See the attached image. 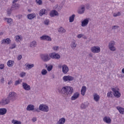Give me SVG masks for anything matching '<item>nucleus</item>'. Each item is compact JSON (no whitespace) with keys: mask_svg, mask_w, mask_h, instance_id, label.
<instances>
[{"mask_svg":"<svg viewBox=\"0 0 124 124\" xmlns=\"http://www.w3.org/2000/svg\"><path fill=\"white\" fill-rule=\"evenodd\" d=\"M74 89L71 86H66L61 89V93L65 98H69L73 94Z\"/></svg>","mask_w":124,"mask_h":124,"instance_id":"1","label":"nucleus"},{"mask_svg":"<svg viewBox=\"0 0 124 124\" xmlns=\"http://www.w3.org/2000/svg\"><path fill=\"white\" fill-rule=\"evenodd\" d=\"M16 93L15 92H10L7 97L10 101H15L16 100Z\"/></svg>","mask_w":124,"mask_h":124,"instance_id":"2","label":"nucleus"},{"mask_svg":"<svg viewBox=\"0 0 124 124\" xmlns=\"http://www.w3.org/2000/svg\"><path fill=\"white\" fill-rule=\"evenodd\" d=\"M26 109L27 110V111H33V112H38V113H39V112H40V110L38 109V108H35L34 106L32 104L28 105Z\"/></svg>","mask_w":124,"mask_h":124,"instance_id":"3","label":"nucleus"},{"mask_svg":"<svg viewBox=\"0 0 124 124\" xmlns=\"http://www.w3.org/2000/svg\"><path fill=\"white\" fill-rule=\"evenodd\" d=\"M108 49L110 51H112V52H115L116 51V47H115V41H111L108 43Z\"/></svg>","mask_w":124,"mask_h":124,"instance_id":"4","label":"nucleus"},{"mask_svg":"<svg viewBox=\"0 0 124 124\" xmlns=\"http://www.w3.org/2000/svg\"><path fill=\"white\" fill-rule=\"evenodd\" d=\"M38 110L39 111H43V112H48L49 111V107L44 104H41L39 106Z\"/></svg>","mask_w":124,"mask_h":124,"instance_id":"5","label":"nucleus"},{"mask_svg":"<svg viewBox=\"0 0 124 124\" xmlns=\"http://www.w3.org/2000/svg\"><path fill=\"white\" fill-rule=\"evenodd\" d=\"M49 57L51 59H54L55 60H60L61 59V55L55 52L50 53Z\"/></svg>","mask_w":124,"mask_h":124,"instance_id":"6","label":"nucleus"},{"mask_svg":"<svg viewBox=\"0 0 124 124\" xmlns=\"http://www.w3.org/2000/svg\"><path fill=\"white\" fill-rule=\"evenodd\" d=\"M41 59L43 62H46L50 61L51 57H50V55H48V54H44L41 55Z\"/></svg>","mask_w":124,"mask_h":124,"instance_id":"7","label":"nucleus"},{"mask_svg":"<svg viewBox=\"0 0 124 124\" xmlns=\"http://www.w3.org/2000/svg\"><path fill=\"white\" fill-rule=\"evenodd\" d=\"M91 52H92V53H93L94 54L100 53V47L98 46H93L91 48Z\"/></svg>","mask_w":124,"mask_h":124,"instance_id":"8","label":"nucleus"},{"mask_svg":"<svg viewBox=\"0 0 124 124\" xmlns=\"http://www.w3.org/2000/svg\"><path fill=\"white\" fill-rule=\"evenodd\" d=\"M85 11H86V6L85 5H81L78 7L77 12L78 14H84Z\"/></svg>","mask_w":124,"mask_h":124,"instance_id":"9","label":"nucleus"},{"mask_svg":"<svg viewBox=\"0 0 124 124\" xmlns=\"http://www.w3.org/2000/svg\"><path fill=\"white\" fill-rule=\"evenodd\" d=\"M62 79L64 82H71L74 80V77L71 76H65Z\"/></svg>","mask_w":124,"mask_h":124,"instance_id":"10","label":"nucleus"},{"mask_svg":"<svg viewBox=\"0 0 124 124\" xmlns=\"http://www.w3.org/2000/svg\"><path fill=\"white\" fill-rule=\"evenodd\" d=\"M111 90L113 92V94L115 97L117 98H119V97H121V93L119 92L118 90L116 88H112Z\"/></svg>","mask_w":124,"mask_h":124,"instance_id":"11","label":"nucleus"},{"mask_svg":"<svg viewBox=\"0 0 124 124\" xmlns=\"http://www.w3.org/2000/svg\"><path fill=\"white\" fill-rule=\"evenodd\" d=\"M1 105H6L9 104V103H10V101L9 100L8 97H7L6 98H3L1 100Z\"/></svg>","mask_w":124,"mask_h":124,"instance_id":"12","label":"nucleus"},{"mask_svg":"<svg viewBox=\"0 0 124 124\" xmlns=\"http://www.w3.org/2000/svg\"><path fill=\"white\" fill-rule=\"evenodd\" d=\"M41 40H46V41H52V38L48 35H43L40 37Z\"/></svg>","mask_w":124,"mask_h":124,"instance_id":"13","label":"nucleus"},{"mask_svg":"<svg viewBox=\"0 0 124 124\" xmlns=\"http://www.w3.org/2000/svg\"><path fill=\"white\" fill-rule=\"evenodd\" d=\"M69 71L68 66L65 64H63L62 66V72L64 74H66Z\"/></svg>","mask_w":124,"mask_h":124,"instance_id":"14","label":"nucleus"},{"mask_svg":"<svg viewBox=\"0 0 124 124\" xmlns=\"http://www.w3.org/2000/svg\"><path fill=\"white\" fill-rule=\"evenodd\" d=\"M22 87L25 91H31V86L29 85L27 83H22Z\"/></svg>","mask_w":124,"mask_h":124,"instance_id":"15","label":"nucleus"},{"mask_svg":"<svg viewBox=\"0 0 124 124\" xmlns=\"http://www.w3.org/2000/svg\"><path fill=\"white\" fill-rule=\"evenodd\" d=\"M48 14V11L45 9H42L40 11L39 13V16H43V15H47Z\"/></svg>","mask_w":124,"mask_h":124,"instance_id":"16","label":"nucleus"},{"mask_svg":"<svg viewBox=\"0 0 124 124\" xmlns=\"http://www.w3.org/2000/svg\"><path fill=\"white\" fill-rule=\"evenodd\" d=\"M80 94L78 92H76L73 94V95L71 96V100H76L78 97H79Z\"/></svg>","mask_w":124,"mask_h":124,"instance_id":"17","label":"nucleus"},{"mask_svg":"<svg viewBox=\"0 0 124 124\" xmlns=\"http://www.w3.org/2000/svg\"><path fill=\"white\" fill-rule=\"evenodd\" d=\"M89 18H86L84 19L82 22H81V26L82 27H86V26H88V24H89Z\"/></svg>","mask_w":124,"mask_h":124,"instance_id":"18","label":"nucleus"},{"mask_svg":"<svg viewBox=\"0 0 124 124\" xmlns=\"http://www.w3.org/2000/svg\"><path fill=\"white\" fill-rule=\"evenodd\" d=\"M11 43V40L9 38L4 39L1 41V44H10Z\"/></svg>","mask_w":124,"mask_h":124,"instance_id":"19","label":"nucleus"},{"mask_svg":"<svg viewBox=\"0 0 124 124\" xmlns=\"http://www.w3.org/2000/svg\"><path fill=\"white\" fill-rule=\"evenodd\" d=\"M4 20L7 22V24L9 26H11L13 24V20L11 18H5Z\"/></svg>","mask_w":124,"mask_h":124,"instance_id":"20","label":"nucleus"},{"mask_svg":"<svg viewBox=\"0 0 124 124\" xmlns=\"http://www.w3.org/2000/svg\"><path fill=\"white\" fill-rule=\"evenodd\" d=\"M50 17H54V16H59V13L57 11L54 10H52L50 13Z\"/></svg>","mask_w":124,"mask_h":124,"instance_id":"21","label":"nucleus"},{"mask_svg":"<svg viewBox=\"0 0 124 124\" xmlns=\"http://www.w3.org/2000/svg\"><path fill=\"white\" fill-rule=\"evenodd\" d=\"M27 17L29 20H32V19H34L36 17V15L35 14H28Z\"/></svg>","mask_w":124,"mask_h":124,"instance_id":"22","label":"nucleus"},{"mask_svg":"<svg viewBox=\"0 0 124 124\" xmlns=\"http://www.w3.org/2000/svg\"><path fill=\"white\" fill-rule=\"evenodd\" d=\"M103 121L106 124H110L111 122V118L109 117L105 116L103 118Z\"/></svg>","mask_w":124,"mask_h":124,"instance_id":"23","label":"nucleus"},{"mask_svg":"<svg viewBox=\"0 0 124 124\" xmlns=\"http://www.w3.org/2000/svg\"><path fill=\"white\" fill-rule=\"evenodd\" d=\"M93 99L95 101L97 102V101H99V99H100V97L99 95L97 94L96 93H94L93 95Z\"/></svg>","mask_w":124,"mask_h":124,"instance_id":"24","label":"nucleus"},{"mask_svg":"<svg viewBox=\"0 0 124 124\" xmlns=\"http://www.w3.org/2000/svg\"><path fill=\"white\" fill-rule=\"evenodd\" d=\"M116 109L118 110L119 112H120L121 115H124V108H122L121 107H117Z\"/></svg>","mask_w":124,"mask_h":124,"instance_id":"25","label":"nucleus"},{"mask_svg":"<svg viewBox=\"0 0 124 124\" xmlns=\"http://www.w3.org/2000/svg\"><path fill=\"white\" fill-rule=\"evenodd\" d=\"M19 5L18 3H14L12 6V10H16V9H19Z\"/></svg>","mask_w":124,"mask_h":124,"instance_id":"26","label":"nucleus"},{"mask_svg":"<svg viewBox=\"0 0 124 124\" xmlns=\"http://www.w3.org/2000/svg\"><path fill=\"white\" fill-rule=\"evenodd\" d=\"M86 90H87V87H86V86H82L81 90L82 95H85Z\"/></svg>","mask_w":124,"mask_h":124,"instance_id":"27","label":"nucleus"},{"mask_svg":"<svg viewBox=\"0 0 124 124\" xmlns=\"http://www.w3.org/2000/svg\"><path fill=\"white\" fill-rule=\"evenodd\" d=\"M74 19H75V15L73 14L69 18V23H72L73 22H74Z\"/></svg>","mask_w":124,"mask_h":124,"instance_id":"28","label":"nucleus"},{"mask_svg":"<svg viewBox=\"0 0 124 124\" xmlns=\"http://www.w3.org/2000/svg\"><path fill=\"white\" fill-rule=\"evenodd\" d=\"M0 111L1 115H5V114H6V112H7V110L6 109V108H0Z\"/></svg>","mask_w":124,"mask_h":124,"instance_id":"29","label":"nucleus"},{"mask_svg":"<svg viewBox=\"0 0 124 124\" xmlns=\"http://www.w3.org/2000/svg\"><path fill=\"white\" fill-rule=\"evenodd\" d=\"M23 39V38L19 35H16L15 36V40L16 42H20L19 40Z\"/></svg>","mask_w":124,"mask_h":124,"instance_id":"30","label":"nucleus"},{"mask_svg":"<svg viewBox=\"0 0 124 124\" xmlns=\"http://www.w3.org/2000/svg\"><path fill=\"white\" fill-rule=\"evenodd\" d=\"M36 42L35 41H33L31 43L30 47L32 48H34V47H36Z\"/></svg>","mask_w":124,"mask_h":124,"instance_id":"31","label":"nucleus"},{"mask_svg":"<svg viewBox=\"0 0 124 124\" xmlns=\"http://www.w3.org/2000/svg\"><path fill=\"white\" fill-rule=\"evenodd\" d=\"M58 31L60 33H64L66 31H65V29H64L63 28L61 27L58 29Z\"/></svg>","mask_w":124,"mask_h":124,"instance_id":"32","label":"nucleus"},{"mask_svg":"<svg viewBox=\"0 0 124 124\" xmlns=\"http://www.w3.org/2000/svg\"><path fill=\"white\" fill-rule=\"evenodd\" d=\"M14 63V62L11 60H9L7 62V65L9 67H11L13 65V64Z\"/></svg>","mask_w":124,"mask_h":124,"instance_id":"33","label":"nucleus"},{"mask_svg":"<svg viewBox=\"0 0 124 124\" xmlns=\"http://www.w3.org/2000/svg\"><path fill=\"white\" fill-rule=\"evenodd\" d=\"M35 2L37 5H42L43 4L42 0H35Z\"/></svg>","mask_w":124,"mask_h":124,"instance_id":"34","label":"nucleus"},{"mask_svg":"<svg viewBox=\"0 0 124 124\" xmlns=\"http://www.w3.org/2000/svg\"><path fill=\"white\" fill-rule=\"evenodd\" d=\"M88 105L82 103L81 105L80 108L81 109H86V108H88Z\"/></svg>","mask_w":124,"mask_h":124,"instance_id":"35","label":"nucleus"},{"mask_svg":"<svg viewBox=\"0 0 124 124\" xmlns=\"http://www.w3.org/2000/svg\"><path fill=\"white\" fill-rule=\"evenodd\" d=\"M77 46V44L75 42V41L72 42L71 47V48H76V46Z\"/></svg>","mask_w":124,"mask_h":124,"instance_id":"36","label":"nucleus"},{"mask_svg":"<svg viewBox=\"0 0 124 124\" xmlns=\"http://www.w3.org/2000/svg\"><path fill=\"white\" fill-rule=\"evenodd\" d=\"M12 124H22V123L21 122V121L15 120H13L12 121Z\"/></svg>","mask_w":124,"mask_h":124,"instance_id":"37","label":"nucleus"},{"mask_svg":"<svg viewBox=\"0 0 124 124\" xmlns=\"http://www.w3.org/2000/svg\"><path fill=\"white\" fill-rule=\"evenodd\" d=\"M122 13L120 12H118V13H113V17H118V16H121Z\"/></svg>","mask_w":124,"mask_h":124,"instance_id":"38","label":"nucleus"},{"mask_svg":"<svg viewBox=\"0 0 124 124\" xmlns=\"http://www.w3.org/2000/svg\"><path fill=\"white\" fill-rule=\"evenodd\" d=\"M47 73H48V72L45 69H43L41 71L42 75H43V76L46 75V74H47Z\"/></svg>","mask_w":124,"mask_h":124,"instance_id":"39","label":"nucleus"},{"mask_svg":"<svg viewBox=\"0 0 124 124\" xmlns=\"http://www.w3.org/2000/svg\"><path fill=\"white\" fill-rule=\"evenodd\" d=\"M33 66H34V64H27L26 65V67H28V69H31V68H32V67H33Z\"/></svg>","mask_w":124,"mask_h":124,"instance_id":"40","label":"nucleus"},{"mask_svg":"<svg viewBox=\"0 0 124 124\" xmlns=\"http://www.w3.org/2000/svg\"><path fill=\"white\" fill-rule=\"evenodd\" d=\"M108 97H113V93L112 92H109L107 93Z\"/></svg>","mask_w":124,"mask_h":124,"instance_id":"41","label":"nucleus"},{"mask_svg":"<svg viewBox=\"0 0 124 124\" xmlns=\"http://www.w3.org/2000/svg\"><path fill=\"white\" fill-rule=\"evenodd\" d=\"M49 23H50V21L49 20V19H46L44 21V24L46 26H48V25H49Z\"/></svg>","mask_w":124,"mask_h":124,"instance_id":"42","label":"nucleus"},{"mask_svg":"<svg viewBox=\"0 0 124 124\" xmlns=\"http://www.w3.org/2000/svg\"><path fill=\"white\" fill-rule=\"evenodd\" d=\"M47 70H48V71H51V70H52V69H53V65H50L48 66L47 67Z\"/></svg>","mask_w":124,"mask_h":124,"instance_id":"43","label":"nucleus"},{"mask_svg":"<svg viewBox=\"0 0 124 124\" xmlns=\"http://www.w3.org/2000/svg\"><path fill=\"white\" fill-rule=\"evenodd\" d=\"M15 48H16V44L14 43L11 45V47H10V49H15Z\"/></svg>","mask_w":124,"mask_h":124,"instance_id":"44","label":"nucleus"},{"mask_svg":"<svg viewBox=\"0 0 124 124\" xmlns=\"http://www.w3.org/2000/svg\"><path fill=\"white\" fill-rule=\"evenodd\" d=\"M12 8H11V9H9L7 10V14L8 15H10V14H11V12H12Z\"/></svg>","mask_w":124,"mask_h":124,"instance_id":"45","label":"nucleus"},{"mask_svg":"<svg viewBox=\"0 0 124 124\" xmlns=\"http://www.w3.org/2000/svg\"><path fill=\"white\" fill-rule=\"evenodd\" d=\"M119 28H120V26L114 25L112 26V30H117V29H119Z\"/></svg>","mask_w":124,"mask_h":124,"instance_id":"46","label":"nucleus"},{"mask_svg":"<svg viewBox=\"0 0 124 124\" xmlns=\"http://www.w3.org/2000/svg\"><path fill=\"white\" fill-rule=\"evenodd\" d=\"M26 76V73L25 72H22L21 74H20V77H25V76Z\"/></svg>","mask_w":124,"mask_h":124,"instance_id":"47","label":"nucleus"},{"mask_svg":"<svg viewBox=\"0 0 124 124\" xmlns=\"http://www.w3.org/2000/svg\"><path fill=\"white\" fill-rule=\"evenodd\" d=\"M54 51H58L59 50V46H56L53 47Z\"/></svg>","mask_w":124,"mask_h":124,"instance_id":"48","label":"nucleus"},{"mask_svg":"<svg viewBox=\"0 0 124 124\" xmlns=\"http://www.w3.org/2000/svg\"><path fill=\"white\" fill-rule=\"evenodd\" d=\"M3 68H4V64H1L0 65V69L2 70V69H3Z\"/></svg>","mask_w":124,"mask_h":124,"instance_id":"49","label":"nucleus"},{"mask_svg":"<svg viewBox=\"0 0 124 124\" xmlns=\"http://www.w3.org/2000/svg\"><path fill=\"white\" fill-rule=\"evenodd\" d=\"M19 84H20V81L19 80L16 81L15 83V86H17V85H19Z\"/></svg>","mask_w":124,"mask_h":124,"instance_id":"50","label":"nucleus"},{"mask_svg":"<svg viewBox=\"0 0 124 124\" xmlns=\"http://www.w3.org/2000/svg\"><path fill=\"white\" fill-rule=\"evenodd\" d=\"M83 34H79L78 35H77L78 38H81V37H83Z\"/></svg>","mask_w":124,"mask_h":124,"instance_id":"51","label":"nucleus"},{"mask_svg":"<svg viewBox=\"0 0 124 124\" xmlns=\"http://www.w3.org/2000/svg\"><path fill=\"white\" fill-rule=\"evenodd\" d=\"M21 59H22V55H18L17 57V60L18 61H20Z\"/></svg>","mask_w":124,"mask_h":124,"instance_id":"52","label":"nucleus"},{"mask_svg":"<svg viewBox=\"0 0 124 124\" xmlns=\"http://www.w3.org/2000/svg\"><path fill=\"white\" fill-rule=\"evenodd\" d=\"M0 82L2 83H4V78H2L0 79Z\"/></svg>","mask_w":124,"mask_h":124,"instance_id":"53","label":"nucleus"},{"mask_svg":"<svg viewBox=\"0 0 124 124\" xmlns=\"http://www.w3.org/2000/svg\"><path fill=\"white\" fill-rule=\"evenodd\" d=\"M36 120H37L36 117H33L32 118V122H33V123H34V122H36Z\"/></svg>","mask_w":124,"mask_h":124,"instance_id":"54","label":"nucleus"},{"mask_svg":"<svg viewBox=\"0 0 124 124\" xmlns=\"http://www.w3.org/2000/svg\"><path fill=\"white\" fill-rule=\"evenodd\" d=\"M12 83H13V81L10 80V81H9V82L8 83V85H11V84H12Z\"/></svg>","mask_w":124,"mask_h":124,"instance_id":"55","label":"nucleus"},{"mask_svg":"<svg viewBox=\"0 0 124 124\" xmlns=\"http://www.w3.org/2000/svg\"><path fill=\"white\" fill-rule=\"evenodd\" d=\"M62 64L58 65L59 68H62Z\"/></svg>","mask_w":124,"mask_h":124,"instance_id":"56","label":"nucleus"},{"mask_svg":"<svg viewBox=\"0 0 124 124\" xmlns=\"http://www.w3.org/2000/svg\"><path fill=\"white\" fill-rule=\"evenodd\" d=\"M18 1V0H14L13 1V3H15L16 2H17Z\"/></svg>","mask_w":124,"mask_h":124,"instance_id":"57","label":"nucleus"},{"mask_svg":"<svg viewBox=\"0 0 124 124\" xmlns=\"http://www.w3.org/2000/svg\"><path fill=\"white\" fill-rule=\"evenodd\" d=\"M89 56L91 58H93V54L92 53H90Z\"/></svg>","mask_w":124,"mask_h":124,"instance_id":"58","label":"nucleus"},{"mask_svg":"<svg viewBox=\"0 0 124 124\" xmlns=\"http://www.w3.org/2000/svg\"><path fill=\"white\" fill-rule=\"evenodd\" d=\"M122 73L124 74V68L122 69Z\"/></svg>","mask_w":124,"mask_h":124,"instance_id":"59","label":"nucleus"},{"mask_svg":"<svg viewBox=\"0 0 124 124\" xmlns=\"http://www.w3.org/2000/svg\"><path fill=\"white\" fill-rule=\"evenodd\" d=\"M86 8L87 9H89V8H90V6L89 5H88V6L86 7Z\"/></svg>","mask_w":124,"mask_h":124,"instance_id":"60","label":"nucleus"},{"mask_svg":"<svg viewBox=\"0 0 124 124\" xmlns=\"http://www.w3.org/2000/svg\"><path fill=\"white\" fill-rule=\"evenodd\" d=\"M52 77L54 79L55 78V75H52Z\"/></svg>","mask_w":124,"mask_h":124,"instance_id":"61","label":"nucleus"},{"mask_svg":"<svg viewBox=\"0 0 124 124\" xmlns=\"http://www.w3.org/2000/svg\"><path fill=\"white\" fill-rule=\"evenodd\" d=\"M28 11H29V12H31V10L29 9V10H28Z\"/></svg>","mask_w":124,"mask_h":124,"instance_id":"62","label":"nucleus"},{"mask_svg":"<svg viewBox=\"0 0 124 124\" xmlns=\"http://www.w3.org/2000/svg\"><path fill=\"white\" fill-rule=\"evenodd\" d=\"M47 66H48V65L46 64V68H47V67H47Z\"/></svg>","mask_w":124,"mask_h":124,"instance_id":"63","label":"nucleus"},{"mask_svg":"<svg viewBox=\"0 0 124 124\" xmlns=\"http://www.w3.org/2000/svg\"><path fill=\"white\" fill-rule=\"evenodd\" d=\"M0 105H1V101H0Z\"/></svg>","mask_w":124,"mask_h":124,"instance_id":"64","label":"nucleus"}]
</instances>
